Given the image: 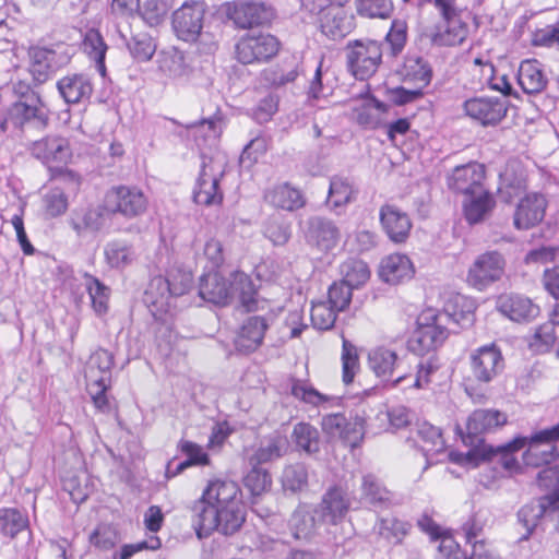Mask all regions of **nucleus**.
<instances>
[{"mask_svg": "<svg viewBox=\"0 0 559 559\" xmlns=\"http://www.w3.org/2000/svg\"><path fill=\"white\" fill-rule=\"evenodd\" d=\"M408 37V26L406 21L395 19L391 22L389 32L384 37V43L388 45V56L397 58L404 50Z\"/></svg>", "mask_w": 559, "mask_h": 559, "instance_id": "obj_51", "label": "nucleus"}, {"mask_svg": "<svg viewBox=\"0 0 559 559\" xmlns=\"http://www.w3.org/2000/svg\"><path fill=\"white\" fill-rule=\"evenodd\" d=\"M357 13L365 17L386 19L393 11L391 0H356Z\"/></svg>", "mask_w": 559, "mask_h": 559, "instance_id": "obj_64", "label": "nucleus"}, {"mask_svg": "<svg viewBox=\"0 0 559 559\" xmlns=\"http://www.w3.org/2000/svg\"><path fill=\"white\" fill-rule=\"evenodd\" d=\"M31 154L44 164L67 163L72 156L69 141L58 135H48L35 141L29 147Z\"/></svg>", "mask_w": 559, "mask_h": 559, "instance_id": "obj_24", "label": "nucleus"}, {"mask_svg": "<svg viewBox=\"0 0 559 559\" xmlns=\"http://www.w3.org/2000/svg\"><path fill=\"white\" fill-rule=\"evenodd\" d=\"M475 310L476 304L473 299L456 295L445 304L443 312L438 313V316H442L444 323L452 321L460 328L466 329L474 324Z\"/></svg>", "mask_w": 559, "mask_h": 559, "instance_id": "obj_35", "label": "nucleus"}, {"mask_svg": "<svg viewBox=\"0 0 559 559\" xmlns=\"http://www.w3.org/2000/svg\"><path fill=\"white\" fill-rule=\"evenodd\" d=\"M127 47L132 58L138 62L150 61L156 51L154 39L146 33L131 36L127 41Z\"/></svg>", "mask_w": 559, "mask_h": 559, "instance_id": "obj_57", "label": "nucleus"}, {"mask_svg": "<svg viewBox=\"0 0 559 559\" xmlns=\"http://www.w3.org/2000/svg\"><path fill=\"white\" fill-rule=\"evenodd\" d=\"M320 519L331 525L341 523L350 508V500L345 489L340 486L330 487L314 506Z\"/></svg>", "mask_w": 559, "mask_h": 559, "instance_id": "obj_19", "label": "nucleus"}, {"mask_svg": "<svg viewBox=\"0 0 559 559\" xmlns=\"http://www.w3.org/2000/svg\"><path fill=\"white\" fill-rule=\"evenodd\" d=\"M299 74L300 62L295 57H288L264 69L260 74V81L263 86L280 88L295 82Z\"/></svg>", "mask_w": 559, "mask_h": 559, "instance_id": "obj_30", "label": "nucleus"}, {"mask_svg": "<svg viewBox=\"0 0 559 559\" xmlns=\"http://www.w3.org/2000/svg\"><path fill=\"white\" fill-rule=\"evenodd\" d=\"M507 424V415L497 409H476L474 411L466 423L467 433L462 436L465 445L471 447L467 453V460L478 465L481 462H497L499 464V456L491 459H483L479 455H472L475 449L488 445L485 443L481 435L491 432L497 428Z\"/></svg>", "mask_w": 559, "mask_h": 559, "instance_id": "obj_5", "label": "nucleus"}, {"mask_svg": "<svg viewBox=\"0 0 559 559\" xmlns=\"http://www.w3.org/2000/svg\"><path fill=\"white\" fill-rule=\"evenodd\" d=\"M204 498L210 499L215 507L243 503L239 485L229 479L211 481L203 490Z\"/></svg>", "mask_w": 559, "mask_h": 559, "instance_id": "obj_37", "label": "nucleus"}, {"mask_svg": "<svg viewBox=\"0 0 559 559\" xmlns=\"http://www.w3.org/2000/svg\"><path fill=\"white\" fill-rule=\"evenodd\" d=\"M260 286L245 272L234 271L229 274V304L236 300L246 312L264 310L267 300L259 295Z\"/></svg>", "mask_w": 559, "mask_h": 559, "instance_id": "obj_13", "label": "nucleus"}, {"mask_svg": "<svg viewBox=\"0 0 559 559\" xmlns=\"http://www.w3.org/2000/svg\"><path fill=\"white\" fill-rule=\"evenodd\" d=\"M201 158V169L192 193L193 201L205 206L218 205L224 199L219 183L228 168L227 156L221 152L211 156L202 153Z\"/></svg>", "mask_w": 559, "mask_h": 559, "instance_id": "obj_3", "label": "nucleus"}, {"mask_svg": "<svg viewBox=\"0 0 559 559\" xmlns=\"http://www.w3.org/2000/svg\"><path fill=\"white\" fill-rule=\"evenodd\" d=\"M322 524L314 506L308 503H299L288 520L289 532L296 540H312Z\"/></svg>", "mask_w": 559, "mask_h": 559, "instance_id": "obj_21", "label": "nucleus"}, {"mask_svg": "<svg viewBox=\"0 0 559 559\" xmlns=\"http://www.w3.org/2000/svg\"><path fill=\"white\" fill-rule=\"evenodd\" d=\"M355 193L354 185L348 178L334 176L330 181L328 202L333 207H338L352 202Z\"/></svg>", "mask_w": 559, "mask_h": 559, "instance_id": "obj_53", "label": "nucleus"}, {"mask_svg": "<svg viewBox=\"0 0 559 559\" xmlns=\"http://www.w3.org/2000/svg\"><path fill=\"white\" fill-rule=\"evenodd\" d=\"M380 221L389 238L396 242H404L409 234L412 223L408 215L396 206L385 204L380 209Z\"/></svg>", "mask_w": 559, "mask_h": 559, "instance_id": "obj_33", "label": "nucleus"}, {"mask_svg": "<svg viewBox=\"0 0 559 559\" xmlns=\"http://www.w3.org/2000/svg\"><path fill=\"white\" fill-rule=\"evenodd\" d=\"M417 328L408 340V348L418 356L429 355L443 344L449 331L444 326L442 316L427 312L417 321Z\"/></svg>", "mask_w": 559, "mask_h": 559, "instance_id": "obj_8", "label": "nucleus"}, {"mask_svg": "<svg viewBox=\"0 0 559 559\" xmlns=\"http://www.w3.org/2000/svg\"><path fill=\"white\" fill-rule=\"evenodd\" d=\"M289 449L286 436L275 431L263 439L257 450L249 455L248 463L262 465L283 457Z\"/></svg>", "mask_w": 559, "mask_h": 559, "instance_id": "obj_34", "label": "nucleus"}, {"mask_svg": "<svg viewBox=\"0 0 559 559\" xmlns=\"http://www.w3.org/2000/svg\"><path fill=\"white\" fill-rule=\"evenodd\" d=\"M281 485L285 493L297 495L307 490L309 471L305 463L296 462L285 465L281 474Z\"/></svg>", "mask_w": 559, "mask_h": 559, "instance_id": "obj_43", "label": "nucleus"}, {"mask_svg": "<svg viewBox=\"0 0 559 559\" xmlns=\"http://www.w3.org/2000/svg\"><path fill=\"white\" fill-rule=\"evenodd\" d=\"M418 528L429 535L431 540L441 539V545L439 547L440 552H447V559H462V554L459 545L451 538L444 537L441 527L432 520V518L428 514H423L417 520Z\"/></svg>", "mask_w": 559, "mask_h": 559, "instance_id": "obj_45", "label": "nucleus"}, {"mask_svg": "<svg viewBox=\"0 0 559 559\" xmlns=\"http://www.w3.org/2000/svg\"><path fill=\"white\" fill-rule=\"evenodd\" d=\"M355 27V16L340 5L328 8L320 19L322 34L334 41L344 39Z\"/></svg>", "mask_w": 559, "mask_h": 559, "instance_id": "obj_22", "label": "nucleus"}, {"mask_svg": "<svg viewBox=\"0 0 559 559\" xmlns=\"http://www.w3.org/2000/svg\"><path fill=\"white\" fill-rule=\"evenodd\" d=\"M171 4L168 0H146L142 5L138 15L150 26L159 25L170 10Z\"/></svg>", "mask_w": 559, "mask_h": 559, "instance_id": "obj_59", "label": "nucleus"}, {"mask_svg": "<svg viewBox=\"0 0 559 559\" xmlns=\"http://www.w3.org/2000/svg\"><path fill=\"white\" fill-rule=\"evenodd\" d=\"M497 309L515 322H530L539 314V307L532 299L518 294L501 295L497 300Z\"/></svg>", "mask_w": 559, "mask_h": 559, "instance_id": "obj_26", "label": "nucleus"}, {"mask_svg": "<svg viewBox=\"0 0 559 559\" xmlns=\"http://www.w3.org/2000/svg\"><path fill=\"white\" fill-rule=\"evenodd\" d=\"M281 41L269 33L243 36L236 45V56L239 62L251 64L266 62L277 55Z\"/></svg>", "mask_w": 559, "mask_h": 559, "instance_id": "obj_11", "label": "nucleus"}, {"mask_svg": "<svg viewBox=\"0 0 559 559\" xmlns=\"http://www.w3.org/2000/svg\"><path fill=\"white\" fill-rule=\"evenodd\" d=\"M229 276L224 277L219 272L213 271L203 274L199 283V296L206 302L216 306L229 304Z\"/></svg>", "mask_w": 559, "mask_h": 559, "instance_id": "obj_32", "label": "nucleus"}, {"mask_svg": "<svg viewBox=\"0 0 559 559\" xmlns=\"http://www.w3.org/2000/svg\"><path fill=\"white\" fill-rule=\"evenodd\" d=\"M378 274L383 282L397 285L412 278L414 267L408 257L395 253L381 261Z\"/></svg>", "mask_w": 559, "mask_h": 559, "instance_id": "obj_36", "label": "nucleus"}, {"mask_svg": "<svg viewBox=\"0 0 559 559\" xmlns=\"http://www.w3.org/2000/svg\"><path fill=\"white\" fill-rule=\"evenodd\" d=\"M518 83L526 94L542 92L547 80L540 69V63L537 60L522 61L518 71Z\"/></svg>", "mask_w": 559, "mask_h": 559, "instance_id": "obj_41", "label": "nucleus"}, {"mask_svg": "<svg viewBox=\"0 0 559 559\" xmlns=\"http://www.w3.org/2000/svg\"><path fill=\"white\" fill-rule=\"evenodd\" d=\"M439 10L442 23L435 26L430 35L433 46L453 47L461 45L467 37L468 26L460 17V11L455 7V0H432Z\"/></svg>", "mask_w": 559, "mask_h": 559, "instance_id": "obj_7", "label": "nucleus"}, {"mask_svg": "<svg viewBox=\"0 0 559 559\" xmlns=\"http://www.w3.org/2000/svg\"><path fill=\"white\" fill-rule=\"evenodd\" d=\"M343 281L354 289L364 286L370 278L371 272L366 262L358 259H348L341 265Z\"/></svg>", "mask_w": 559, "mask_h": 559, "instance_id": "obj_47", "label": "nucleus"}, {"mask_svg": "<svg viewBox=\"0 0 559 559\" xmlns=\"http://www.w3.org/2000/svg\"><path fill=\"white\" fill-rule=\"evenodd\" d=\"M225 13L239 29L270 26L275 9L259 0H234L225 4Z\"/></svg>", "mask_w": 559, "mask_h": 559, "instance_id": "obj_9", "label": "nucleus"}, {"mask_svg": "<svg viewBox=\"0 0 559 559\" xmlns=\"http://www.w3.org/2000/svg\"><path fill=\"white\" fill-rule=\"evenodd\" d=\"M85 286L90 295L92 307L95 312L99 316L104 314L108 310V299L110 289L97 277L85 274Z\"/></svg>", "mask_w": 559, "mask_h": 559, "instance_id": "obj_54", "label": "nucleus"}, {"mask_svg": "<svg viewBox=\"0 0 559 559\" xmlns=\"http://www.w3.org/2000/svg\"><path fill=\"white\" fill-rule=\"evenodd\" d=\"M146 206L147 200L143 192L126 186L112 188L105 199V209L108 212L119 213L126 217H136L143 214Z\"/></svg>", "mask_w": 559, "mask_h": 559, "instance_id": "obj_14", "label": "nucleus"}, {"mask_svg": "<svg viewBox=\"0 0 559 559\" xmlns=\"http://www.w3.org/2000/svg\"><path fill=\"white\" fill-rule=\"evenodd\" d=\"M412 523L396 516H380L374 524L377 535L389 545L399 546L412 531Z\"/></svg>", "mask_w": 559, "mask_h": 559, "instance_id": "obj_38", "label": "nucleus"}, {"mask_svg": "<svg viewBox=\"0 0 559 559\" xmlns=\"http://www.w3.org/2000/svg\"><path fill=\"white\" fill-rule=\"evenodd\" d=\"M57 90L68 105L87 102L94 91L90 75L85 73H70L57 81Z\"/></svg>", "mask_w": 559, "mask_h": 559, "instance_id": "obj_23", "label": "nucleus"}, {"mask_svg": "<svg viewBox=\"0 0 559 559\" xmlns=\"http://www.w3.org/2000/svg\"><path fill=\"white\" fill-rule=\"evenodd\" d=\"M526 451L523 453L524 464L527 466L539 467L549 465L559 457L557 447H543L542 444L526 443Z\"/></svg>", "mask_w": 559, "mask_h": 559, "instance_id": "obj_58", "label": "nucleus"}, {"mask_svg": "<svg viewBox=\"0 0 559 559\" xmlns=\"http://www.w3.org/2000/svg\"><path fill=\"white\" fill-rule=\"evenodd\" d=\"M559 440V423L550 428H546L534 432L530 437H515L508 443L497 447L485 445L475 449L472 455H479L483 459H491L499 456V464L508 472H516L520 469L514 452L526 447V443L542 444L543 447H556L555 442Z\"/></svg>", "mask_w": 559, "mask_h": 559, "instance_id": "obj_4", "label": "nucleus"}, {"mask_svg": "<svg viewBox=\"0 0 559 559\" xmlns=\"http://www.w3.org/2000/svg\"><path fill=\"white\" fill-rule=\"evenodd\" d=\"M383 43L370 38L349 40L346 45V64L357 80L371 78L382 63Z\"/></svg>", "mask_w": 559, "mask_h": 559, "instance_id": "obj_6", "label": "nucleus"}, {"mask_svg": "<svg viewBox=\"0 0 559 559\" xmlns=\"http://www.w3.org/2000/svg\"><path fill=\"white\" fill-rule=\"evenodd\" d=\"M251 468L245 474L242 483L252 497H259L271 489L272 477L261 465L249 464Z\"/></svg>", "mask_w": 559, "mask_h": 559, "instance_id": "obj_50", "label": "nucleus"}, {"mask_svg": "<svg viewBox=\"0 0 559 559\" xmlns=\"http://www.w3.org/2000/svg\"><path fill=\"white\" fill-rule=\"evenodd\" d=\"M306 238L309 242H337L341 237L338 227L332 219L313 216L306 222Z\"/></svg>", "mask_w": 559, "mask_h": 559, "instance_id": "obj_40", "label": "nucleus"}, {"mask_svg": "<svg viewBox=\"0 0 559 559\" xmlns=\"http://www.w3.org/2000/svg\"><path fill=\"white\" fill-rule=\"evenodd\" d=\"M193 285L191 271L173 267L166 276H154L143 294V302L156 321L167 323L178 311V299Z\"/></svg>", "mask_w": 559, "mask_h": 559, "instance_id": "obj_1", "label": "nucleus"}, {"mask_svg": "<svg viewBox=\"0 0 559 559\" xmlns=\"http://www.w3.org/2000/svg\"><path fill=\"white\" fill-rule=\"evenodd\" d=\"M50 180L57 183L53 189H61L64 194H76L82 185V177L67 167L49 166Z\"/></svg>", "mask_w": 559, "mask_h": 559, "instance_id": "obj_52", "label": "nucleus"}, {"mask_svg": "<svg viewBox=\"0 0 559 559\" xmlns=\"http://www.w3.org/2000/svg\"><path fill=\"white\" fill-rule=\"evenodd\" d=\"M191 525L199 539L207 538L214 531L218 532L216 507L204 495L190 507Z\"/></svg>", "mask_w": 559, "mask_h": 559, "instance_id": "obj_28", "label": "nucleus"}, {"mask_svg": "<svg viewBox=\"0 0 559 559\" xmlns=\"http://www.w3.org/2000/svg\"><path fill=\"white\" fill-rule=\"evenodd\" d=\"M28 526V516L15 508L0 509V532L2 535L14 538Z\"/></svg>", "mask_w": 559, "mask_h": 559, "instance_id": "obj_49", "label": "nucleus"}, {"mask_svg": "<svg viewBox=\"0 0 559 559\" xmlns=\"http://www.w3.org/2000/svg\"><path fill=\"white\" fill-rule=\"evenodd\" d=\"M463 108L481 126H497L507 116L509 102L499 97H474L465 100Z\"/></svg>", "mask_w": 559, "mask_h": 559, "instance_id": "obj_17", "label": "nucleus"}, {"mask_svg": "<svg viewBox=\"0 0 559 559\" xmlns=\"http://www.w3.org/2000/svg\"><path fill=\"white\" fill-rule=\"evenodd\" d=\"M5 119L8 128L23 129L26 123H34L37 128H44L48 123V116L41 107L33 103L15 102L7 110Z\"/></svg>", "mask_w": 559, "mask_h": 559, "instance_id": "obj_29", "label": "nucleus"}, {"mask_svg": "<svg viewBox=\"0 0 559 559\" xmlns=\"http://www.w3.org/2000/svg\"><path fill=\"white\" fill-rule=\"evenodd\" d=\"M104 215L99 210L91 209L82 214H75L70 224L79 236H87L98 231L104 224Z\"/></svg>", "mask_w": 559, "mask_h": 559, "instance_id": "obj_55", "label": "nucleus"}, {"mask_svg": "<svg viewBox=\"0 0 559 559\" xmlns=\"http://www.w3.org/2000/svg\"><path fill=\"white\" fill-rule=\"evenodd\" d=\"M29 73L37 84L47 82L57 71L68 66L71 56L66 50L47 47H31Z\"/></svg>", "mask_w": 559, "mask_h": 559, "instance_id": "obj_12", "label": "nucleus"}, {"mask_svg": "<svg viewBox=\"0 0 559 559\" xmlns=\"http://www.w3.org/2000/svg\"><path fill=\"white\" fill-rule=\"evenodd\" d=\"M401 362L402 360L394 350L383 346L377 347L368 354V365L370 369L377 377L382 378L383 381H392L394 385L405 378L404 374H397L396 378L393 379Z\"/></svg>", "mask_w": 559, "mask_h": 559, "instance_id": "obj_27", "label": "nucleus"}, {"mask_svg": "<svg viewBox=\"0 0 559 559\" xmlns=\"http://www.w3.org/2000/svg\"><path fill=\"white\" fill-rule=\"evenodd\" d=\"M342 367L343 382L345 384L352 383L356 372L359 370V356L357 347L344 336L342 344Z\"/></svg>", "mask_w": 559, "mask_h": 559, "instance_id": "obj_60", "label": "nucleus"}, {"mask_svg": "<svg viewBox=\"0 0 559 559\" xmlns=\"http://www.w3.org/2000/svg\"><path fill=\"white\" fill-rule=\"evenodd\" d=\"M404 82L414 83L418 88L427 87L432 79V69L421 56L408 55L404 59L401 70Z\"/></svg>", "mask_w": 559, "mask_h": 559, "instance_id": "obj_39", "label": "nucleus"}, {"mask_svg": "<svg viewBox=\"0 0 559 559\" xmlns=\"http://www.w3.org/2000/svg\"><path fill=\"white\" fill-rule=\"evenodd\" d=\"M338 310L324 301L312 305L311 322L313 328L326 331L334 326Z\"/></svg>", "mask_w": 559, "mask_h": 559, "instance_id": "obj_63", "label": "nucleus"}, {"mask_svg": "<svg viewBox=\"0 0 559 559\" xmlns=\"http://www.w3.org/2000/svg\"><path fill=\"white\" fill-rule=\"evenodd\" d=\"M270 202L280 209L294 211L304 206L305 201L299 190L284 183L275 187L269 194Z\"/></svg>", "mask_w": 559, "mask_h": 559, "instance_id": "obj_46", "label": "nucleus"}, {"mask_svg": "<svg viewBox=\"0 0 559 559\" xmlns=\"http://www.w3.org/2000/svg\"><path fill=\"white\" fill-rule=\"evenodd\" d=\"M292 439L296 445L308 454L320 451L319 431L308 423H298L294 426Z\"/></svg>", "mask_w": 559, "mask_h": 559, "instance_id": "obj_48", "label": "nucleus"}, {"mask_svg": "<svg viewBox=\"0 0 559 559\" xmlns=\"http://www.w3.org/2000/svg\"><path fill=\"white\" fill-rule=\"evenodd\" d=\"M486 168L477 162L459 165L447 176V187L455 194L471 195L485 187Z\"/></svg>", "mask_w": 559, "mask_h": 559, "instance_id": "obj_16", "label": "nucleus"}, {"mask_svg": "<svg viewBox=\"0 0 559 559\" xmlns=\"http://www.w3.org/2000/svg\"><path fill=\"white\" fill-rule=\"evenodd\" d=\"M471 376L466 381L487 384L493 381L504 369V358L495 343L474 349L469 355Z\"/></svg>", "mask_w": 559, "mask_h": 559, "instance_id": "obj_10", "label": "nucleus"}, {"mask_svg": "<svg viewBox=\"0 0 559 559\" xmlns=\"http://www.w3.org/2000/svg\"><path fill=\"white\" fill-rule=\"evenodd\" d=\"M556 343V334L554 323L546 322L539 325L532 338L528 346L536 354H545L551 350Z\"/></svg>", "mask_w": 559, "mask_h": 559, "instance_id": "obj_62", "label": "nucleus"}, {"mask_svg": "<svg viewBox=\"0 0 559 559\" xmlns=\"http://www.w3.org/2000/svg\"><path fill=\"white\" fill-rule=\"evenodd\" d=\"M547 207L546 198L537 192L527 193L522 198L514 213V226L518 229H530L540 223Z\"/></svg>", "mask_w": 559, "mask_h": 559, "instance_id": "obj_25", "label": "nucleus"}, {"mask_svg": "<svg viewBox=\"0 0 559 559\" xmlns=\"http://www.w3.org/2000/svg\"><path fill=\"white\" fill-rule=\"evenodd\" d=\"M503 266L504 260L499 252L484 253L471 266L467 281L473 286L481 289L501 277Z\"/></svg>", "mask_w": 559, "mask_h": 559, "instance_id": "obj_20", "label": "nucleus"}, {"mask_svg": "<svg viewBox=\"0 0 559 559\" xmlns=\"http://www.w3.org/2000/svg\"><path fill=\"white\" fill-rule=\"evenodd\" d=\"M322 430L331 439H341L346 442L353 443L357 438L356 435L357 424L350 423L342 413L329 414L322 417L321 421Z\"/></svg>", "mask_w": 559, "mask_h": 559, "instance_id": "obj_44", "label": "nucleus"}, {"mask_svg": "<svg viewBox=\"0 0 559 559\" xmlns=\"http://www.w3.org/2000/svg\"><path fill=\"white\" fill-rule=\"evenodd\" d=\"M359 492L360 504L369 510L384 511L400 504L397 496L371 473L362 475Z\"/></svg>", "mask_w": 559, "mask_h": 559, "instance_id": "obj_15", "label": "nucleus"}, {"mask_svg": "<svg viewBox=\"0 0 559 559\" xmlns=\"http://www.w3.org/2000/svg\"><path fill=\"white\" fill-rule=\"evenodd\" d=\"M263 233L273 245H285L292 236V228L285 219L274 215L265 223Z\"/></svg>", "mask_w": 559, "mask_h": 559, "instance_id": "obj_61", "label": "nucleus"}, {"mask_svg": "<svg viewBox=\"0 0 559 559\" xmlns=\"http://www.w3.org/2000/svg\"><path fill=\"white\" fill-rule=\"evenodd\" d=\"M206 5L203 1H186L171 15V27L178 39L186 43L203 45L201 52L213 53L217 46L213 40H205L209 35L203 33Z\"/></svg>", "mask_w": 559, "mask_h": 559, "instance_id": "obj_2", "label": "nucleus"}, {"mask_svg": "<svg viewBox=\"0 0 559 559\" xmlns=\"http://www.w3.org/2000/svg\"><path fill=\"white\" fill-rule=\"evenodd\" d=\"M462 206L465 219L473 225L485 221L491 214L496 206V200L492 193L484 187L471 195L464 197Z\"/></svg>", "mask_w": 559, "mask_h": 559, "instance_id": "obj_31", "label": "nucleus"}, {"mask_svg": "<svg viewBox=\"0 0 559 559\" xmlns=\"http://www.w3.org/2000/svg\"><path fill=\"white\" fill-rule=\"evenodd\" d=\"M216 516L218 532L226 536L234 535L246 521V504L236 503L216 507Z\"/></svg>", "mask_w": 559, "mask_h": 559, "instance_id": "obj_42", "label": "nucleus"}, {"mask_svg": "<svg viewBox=\"0 0 559 559\" xmlns=\"http://www.w3.org/2000/svg\"><path fill=\"white\" fill-rule=\"evenodd\" d=\"M273 321L271 313L250 316L239 328L234 344L238 353L248 355L255 352L263 343L266 330Z\"/></svg>", "mask_w": 559, "mask_h": 559, "instance_id": "obj_18", "label": "nucleus"}, {"mask_svg": "<svg viewBox=\"0 0 559 559\" xmlns=\"http://www.w3.org/2000/svg\"><path fill=\"white\" fill-rule=\"evenodd\" d=\"M112 366V354L107 349L99 348L91 356L85 377L88 380H94L96 378H105V376H108V381H110Z\"/></svg>", "mask_w": 559, "mask_h": 559, "instance_id": "obj_56", "label": "nucleus"}]
</instances>
